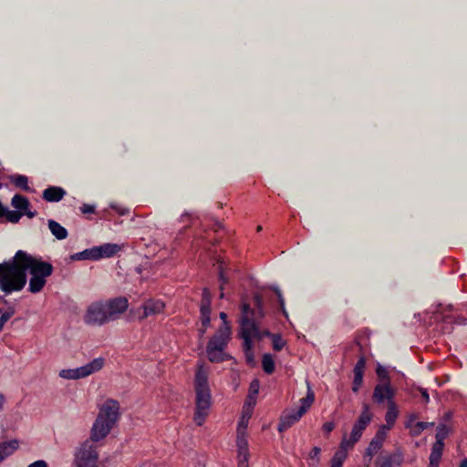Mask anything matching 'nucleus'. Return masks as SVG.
Here are the masks:
<instances>
[{"mask_svg":"<svg viewBox=\"0 0 467 467\" xmlns=\"http://www.w3.org/2000/svg\"><path fill=\"white\" fill-rule=\"evenodd\" d=\"M450 417H451V414L450 413H446V418L450 419Z\"/></svg>","mask_w":467,"mask_h":467,"instance_id":"62","label":"nucleus"},{"mask_svg":"<svg viewBox=\"0 0 467 467\" xmlns=\"http://www.w3.org/2000/svg\"><path fill=\"white\" fill-rule=\"evenodd\" d=\"M254 315L248 304H243L242 306V318H241V337L244 339V351L246 358V362L254 366L255 364L254 356L252 351V338L262 337L253 316Z\"/></svg>","mask_w":467,"mask_h":467,"instance_id":"5","label":"nucleus"},{"mask_svg":"<svg viewBox=\"0 0 467 467\" xmlns=\"http://www.w3.org/2000/svg\"><path fill=\"white\" fill-rule=\"evenodd\" d=\"M219 280H220L221 284L225 285L228 283V278L224 275L223 268L221 266H220V271H219Z\"/></svg>","mask_w":467,"mask_h":467,"instance_id":"49","label":"nucleus"},{"mask_svg":"<svg viewBox=\"0 0 467 467\" xmlns=\"http://www.w3.org/2000/svg\"><path fill=\"white\" fill-rule=\"evenodd\" d=\"M417 389L420 392L422 398L424 399V400L426 402L429 401L430 398H429V394H428V391L426 389H423L421 387H418Z\"/></svg>","mask_w":467,"mask_h":467,"instance_id":"48","label":"nucleus"},{"mask_svg":"<svg viewBox=\"0 0 467 467\" xmlns=\"http://www.w3.org/2000/svg\"><path fill=\"white\" fill-rule=\"evenodd\" d=\"M98 460L96 446L86 441L76 453L75 462L78 467H93Z\"/></svg>","mask_w":467,"mask_h":467,"instance_id":"11","label":"nucleus"},{"mask_svg":"<svg viewBox=\"0 0 467 467\" xmlns=\"http://www.w3.org/2000/svg\"><path fill=\"white\" fill-rule=\"evenodd\" d=\"M258 390H259V381L254 379L250 384L249 392L251 395H256L258 393Z\"/></svg>","mask_w":467,"mask_h":467,"instance_id":"45","label":"nucleus"},{"mask_svg":"<svg viewBox=\"0 0 467 467\" xmlns=\"http://www.w3.org/2000/svg\"><path fill=\"white\" fill-rule=\"evenodd\" d=\"M81 211L83 213H91L94 212V207L92 205L84 204Z\"/></svg>","mask_w":467,"mask_h":467,"instance_id":"50","label":"nucleus"},{"mask_svg":"<svg viewBox=\"0 0 467 467\" xmlns=\"http://www.w3.org/2000/svg\"><path fill=\"white\" fill-rule=\"evenodd\" d=\"M99 254L97 250H95V247L91 249L84 250L80 253L74 254L70 255V260H88V259H99Z\"/></svg>","mask_w":467,"mask_h":467,"instance_id":"23","label":"nucleus"},{"mask_svg":"<svg viewBox=\"0 0 467 467\" xmlns=\"http://www.w3.org/2000/svg\"><path fill=\"white\" fill-rule=\"evenodd\" d=\"M110 320H115L118 317L124 313L129 306L128 299L124 296H119L104 303Z\"/></svg>","mask_w":467,"mask_h":467,"instance_id":"12","label":"nucleus"},{"mask_svg":"<svg viewBox=\"0 0 467 467\" xmlns=\"http://www.w3.org/2000/svg\"><path fill=\"white\" fill-rule=\"evenodd\" d=\"M2 313V311L0 310V314Z\"/></svg>","mask_w":467,"mask_h":467,"instance_id":"63","label":"nucleus"},{"mask_svg":"<svg viewBox=\"0 0 467 467\" xmlns=\"http://www.w3.org/2000/svg\"><path fill=\"white\" fill-rule=\"evenodd\" d=\"M382 443H380L379 441H375L372 439V441H370L368 447L367 448L366 450V455L365 457H368V462L367 464L368 465L372 457L382 448Z\"/></svg>","mask_w":467,"mask_h":467,"instance_id":"29","label":"nucleus"},{"mask_svg":"<svg viewBox=\"0 0 467 467\" xmlns=\"http://www.w3.org/2000/svg\"><path fill=\"white\" fill-rule=\"evenodd\" d=\"M26 284V273L22 263L15 256L0 264V289L5 294L21 291Z\"/></svg>","mask_w":467,"mask_h":467,"instance_id":"3","label":"nucleus"},{"mask_svg":"<svg viewBox=\"0 0 467 467\" xmlns=\"http://www.w3.org/2000/svg\"><path fill=\"white\" fill-rule=\"evenodd\" d=\"M211 314L201 313L202 327L199 329V337H202L211 323Z\"/></svg>","mask_w":467,"mask_h":467,"instance_id":"32","label":"nucleus"},{"mask_svg":"<svg viewBox=\"0 0 467 467\" xmlns=\"http://www.w3.org/2000/svg\"><path fill=\"white\" fill-rule=\"evenodd\" d=\"M119 416V404L117 400H107L99 410L92 426L90 440L99 441L104 439L111 431Z\"/></svg>","mask_w":467,"mask_h":467,"instance_id":"4","label":"nucleus"},{"mask_svg":"<svg viewBox=\"0 0 467 467\" xmlns=\"http://www.w3.org/2000/svg\"><path fill=\"white\" fill-rule=\"evenodd\" d=\"M16 259L22 263L24 273L28 270L31 275L28 290L33 294L40 292L47 284V278L53 273L52 265L24 251L16 252Z\"/></svg>","mask_w":467,"mask_h":467,"instance_id":"2","label":"nucleus"},{"mask_svg":"<svg viewBox=\"0 0 467 467\" xmlns=\"http://www.w3.org/2000/svg\"><path fill=\"white\" fill-rule=\"evenodd\" d=\"M208 376L209 368L202 363H198L193 381L195 393L193 421L197 426L204 424L213 404Z\"/></svg>","mask_w":467,"mask_h":467,"instance_id":"1","label":"nucleus"},{"mask_svg":"<svg viewBox=\"0 0 467 467\" xmlns=\"http://www.w3.org/2000/svg\"><path fill=\"white\" fill-rule=\"evenodd\" d=\"M230 338V326L222 325L210 338L206 347L207 357L211 362L218 363L231 358V356L224 352Z\"/></svg>","mask_w":467,"mask_h":467,"instance_id":"6","label":"nucleus"},{"mask_svg":"<svg viewBox=\"0 0 467 467\" xmlns=\"http://www.w3.org/2000/svg\"><path fill=\"white\" fill-rule=\"evenodd\" d=\"M254 300H255L256 306L260 308L261 307V304H262L261 297L259 296H254Z\"/></svg>","mask_w":467,"mask_h":467,"instance_id":"55","label":"nucleus"},{"mask_svg":"<svg viewBox=\"0 0 467 467\" xmlns=\"http://www.w3.org/2000/svg\"><path fill=\"white\" fill-rule=\"evenodd\" d=\"M258 316H259L260 317H263V312H262V310H259V311H258Z\"/></svg>","mask_w":467,"mask_h":467,"instance_id":"59","label":"nucleus"},{"mask_svg":"<svg viewBox=\"0 0 467 467\" xmlns=\"http://www.w3.org/2000/svg\"><path fill=\"white\" fill-rule=\"evenodd\" d=\"M306 387H307L306 396L300 400V408L297 410L302 415H304L308 410V409L312 406V404L314 403V400H315V393L312 390L311 386L308 381H306Z\"/></svg>","mask_w":467,"mask_h":467,"instance_id":"18","label":"nucleus"},{"mask_svg":"<svg viewBox=\"0 0 467 467\" xmlns=\"http://www.w3.org/2000/svg\"><path fill=\"white\" fill-rule=\"evenodd\" d=\"M23 214H26L28 218H33L36 215V212H31V211H28V210H26V211H23Z\"/></svg>","mask_w":467,"mask_h":467,"instance_id":"52","label":"nucleus"},{"mask_svg":"<svg viewBox=\"0 0 467 467\" xmlns=\"http://www.w3.org/2000/svg\"><path fill=\"white\" fill-rule=\"evenodd\" d=\"M249 403L252 405V409H253L255 404V400H253V395H251V394H249L245 404H249Z\"/></svg>","mask_w":467,"mask_h":467,"instance_id":"53","label":"nucleus"},{"mask_svg":"<svg viewBox=\"0 0 467 467\" xmlns=\"http://www.w3.org/2000/svg\"><path fill=\"white\" fill-rule=\"evenodd\" d=\"M386 456L391 462L392 466L394 464L400 466L403 462V453H402L401 450L399 448L396 449V451L393 453H391L389 455H386Z\"/></svg>","mask_w":467,"mask_h":467,"instance_id":"34","label":"nucleus"},{"mask_svg":"<svg viewBox=\"0 0 467 467\" xmlns=\"http://www.w3.org/2000/svg\"><path fill=\"white\" fill-rule=\"evenodd\" d=\"M212 294L208 288H203L200 306V312L211 314Z\"/></svg>","mask_w":467,"mask_h":467,"instance_id":"26","label":"nucleus"},{"mask_svg":"<svg viewBox=\"0 0 467 467\" xmlns=\"http://www.w3.org/2000/svg\"><path fill=\"white\" fill-rule=\"evenodd\" d=\"M12 182L16 187L22 188L23 190H29L28 179L25 175H16L12 179Z\"/></svg>","mask_w":467,"mask_h":467,"instance_id":"36","label":"nucleus"},{"mask_svg":"<svg viewBox=\"0 0 467 467\" xmlns=\"http://www.w3.org/2000/svg\"><path fill=\"white\" fill-rule=\"evenodd\" d=\"M376 467H393V466L387 456H381L377 459Z\"/></svg>","mask_w":467,"mask_h":467,"instance_id":"43","label":"nucleus"},{"mask_svg":"<svg viewBox=\"0 0 467 467\" xmlns=\"http://www.w3.org/2000/svg\"><path fill=\"white\" fill-rule=\"evenodd\" d=\"M11 203L16 209L19 210V212L27 210L30 205L29 201L20 194H16Z\"/></svg>","mask_w":467,"mask_h":467,"instance_id":"27","label":"nucleus"},{"mask_svg":"<svg viewBox=\"0 0 467 467\" xmlns=\"http://www.w3.org/2000/svg\"><path fill=\"white\" fill-rule=\"evenodd\" d=\"M95 250L99 254V258L109 257L119 251V246L114 244H106L99 247H95Z\"/></svg>","mask_w":467,"mask_h":467,"instance_id":"24","label":"nucleus"},{"mask_svg":"<svg viewBox=\"0 0 467 467\" xmlns=\"http://www.w3.org/2000/svg\"><path fill=\"white\" fill-rule=\"evenodd\" d=\"M347 456L348 451L339 447L338 451L335 452L333 458L331 459L330 467H342Z\"/></svg>","mask_w":467,"mask_h":467,"instance_id":"28","label":"nucleus"},{"mask_svg":"<svg viewBox=\"0 0 467 467\" xmlns=\"http://www.w3.org/2000/svg\"><path fill=\"white\" fill-rule=\"evenodd\" d=\"M320 448L319 447H314L311 451L308 454V458L311 461L309 465L312 467H316L318 465L320 462Z\"/></svg>","mask_w":467,"mask_h":467,"instance_id":"35","label":"nucleus"},{"mask_svg":"<svg viewBox=\"0 0 467 467\" xmlns=\"http://www.w3.org/2000/svg\"><path fill=\"white\" fill-rule=\"evenodd\" d=\"M303 415L296 411H285L284 414L280 418V422L278 424V431L280 432L290 428L295 422L298 421Z\"/></svg>","mask_w":467,"mask_h":467,"instance_id":"14","label":"nucleus"},{"mask_svg":"<svg viewBox=\"0 0 467 467\" xmlns=\"http://www.w3.org/2000/svg\"><path fill=\"white\" fill-rule=\"evenodd\" d=\"M363 382V376L354 374L352 390L358 392Z\"/></svg>","mask_w":467,"mask_h":467,"instance_id":"42","label":"nucleus"},{"mask_svg":"<svg viewBox=\"0 0 467 467\" xmlns=\"http://www.w3.org/2000/svg\"><path fill=\"white\" fill-rule=\"evenodd\" d=\"M104 364L105 359L103 358H97L91 362L78 368L62 369L59 372V376L67 379H78L86 378L95 372L99 371L104 367Z\"/></svg>","mask_w":467,"mask_h":467,"instance_id":"7","label":"nucleus"},{"mask_svg":"<svg viewBox=\"0 0 467 467\" xmlns=\"http://www.w3.org/2000/svg\"><path fill=\"white\" fill-rule=\"evenodd\" d=\"M262 366L266 374H272L275 371V360L270 354L263 356Z\"/></svg>","mask_w":467,"mask_h":467,"instance_id":"30","label":"nucleus"},{"mask_svg":"<svg viewBox=\"0 0 467 467\" xmlns=\"http://www.w3.org/2000/svg\"><path fill=\"white\" fill-rule=\"evenodd\" d=\"M391 428H387V425H382L379 430L377 431L375 437L373 440L379 441L383 444V441L386 438L387 431L390 430Z\"/></svg>","mask_w":467,"mask_h":467,"instance_id":"40","label":"nucleus"},{"mask_svg":"<svg viewBox=\"0 0 467 467\" xmlns=\"http://www.w3.org/2000/svg\"><path fill=\"white\" fill-rule=\"evenodd\" d=\"M460 467H467V459H464L461 462Z\"/></svg>","mask_w":467,"mask_h":467,"instance_id":"57","label":"nucleus"},{"mask_svg":"<svg viewBox=\"0 0 467 467\" xmlns=\"http://www.w3.org/2000/svg\"><path fill=\"white\" fill-rule=\"evenodd\" d=\"M335 428V424L332 421H328L323 424L322 430L327 435H328Z\"/></svg>","mask_w":467,"mask_h":467,"instance_id":"46","label":"nucleus"},{"mask_svg":"<svg viewBox=\"0 0 467 467\" xmlns=\"http://www.w3.org/2000/svg\"><path fill=\"white\" fill-rule=\"evenodd\" d=\"M48 228L52 234H54L59 240L66 239L67 236V231L66 228L54 220L48 221Z\"/></svg>","mask_w":467,"mask_h":467,"instance_id":"22","label":"nucleus"},{"mask_svg":"<svg viewBox=\"0 0 467 467\" xmlns=\"http://www.w3.org/2000/svg\"><path fill=\"white\" fill-rule=\"evenodd\" d=\"M16 309L14 306H9L6 311L2 313L0 317V332L2 331L5 324L15 315Z\"/></svg>","mask_w":467,"mask_h":467,"instance_id":"37","label":"nucleus"},{"mask_svg":"<svg viewBox=\"0 0 467 467\" xmlns=\"http://www.w3.org/2000/svg\"><path fill=\"white\" fill-rule=\"evenodd\" d=\"M223 296H224V294H223V292L222 291V292L220 293V298H223Z\"/></svg>","mask_w":467,"mask_h":467,"instance_id":"61","label":"nucleus"},{"mask_svg":"<svg viewBox=\"0 0 467 467\" xmlns=\"http://www.w3.org/2000/svg\"><path fill=\"white\" fill-rule=\"evenodd\" d=\"M164 308L165 304L161 300L148 299L141 306L130 309V316L133 319L137 318L141 321L150 316L162 313Z\"/></svg>","mask_w":467,"mask_h":467,"instance_id":"9","label":"nucleus"},{"mask_svg":"<svg viewBox=\"0 0 467 467\" xmlns=\"http://www.w3.org/2000/svg\"><path fill=\"white\" fill-rule=\"evenodd\" d=\"M394 389L391 388L389 382H382L378 384L373 392V400L377 403H383L385 400L393 401Z\"/></svg>","mask_w":467,"mask_h":467,"instance_id":"13","label":"nucleus"},{"mask_svg":"<svg viewBox=\"0 0 467 467\" xmlns=\"http://www.w3.org/2000/svg\"><path fill=\"white\" fill-rule=\"evenodd\" d=\"M266 336H271L273 340V348L276 351H280L285 345V341L278 335H271L269 332L265 331L263 333Z\"/></svg>","mask_w":467,"mask_h":467,"instance_id":"33","label":"nucleus"},{"mask_svg":"<svg viewBox=\"0 0 467 467\" xmlns=\"http://www.w3.org/2000/svg\"><path fill=\"white\" fill-rule=\"evenodd\" d=\"M223 285H224V284H221V285H220V291H221V292L223 290Z\"/></svg>","mask_w":467,"mask_h":467,"instance_id":"58","label":"nucleus"},{"mask_svg":"<svg viewBox=\"0 0 467 467\" xmlns=\"http://www.w3.org/2000/svg\"><path fill=\"white\" fill-rule=\"evenodd\" d=\"M238 448V467H249V450L247 440L236 441Z\"/></svg>","mask_w":467,"mask_h":467,"instance_id":"15","label":"nucleus"},{"mask_svg":"<svg viewBox=\"0 0 467 467\" xmlns=\"http://www.w3.org/2000/svg\"><path fill=\"white\" fill-rule=\"evenodd\" d=\"M399 410L394 401H389L388 404V410L385 415L387 428H392L396 419L398 418Z\"/></svg>","mask_w":467,"mask_h":467,"instance_id":"20","label":"nucleus"},{"mask_svg":"<svg viewBox=\"0 0 467 467\" xmlns=\"http://www.w3.org/2000/svg\"><path fill=\"white\" fill-rule=\"evenodd\" d=\"M376 373L383 382H389V372L383 366L378 365Z\"/></svg>","mask_w":467,"mask_h":467,"instance_id":"41","label":"nucleus"},{"mask_svg":"<svg viewBox=\"0 0 467 467\" xmlns=\"http://www.w3.org/2000/svg\"><path fill=\"white\" fill-rule=\"evenodd\" d=\"M4 403H5V396L3 394L0 393V410H3L4 408Z\"/></svg>","mask_w":467,"mask_h":467,"instance_id":"56","label":"nucleus"},{"mask_svg":"<svg viewBox=\"0 0 467 467\" xmlns=\"http://www.w3.org/2000/svg\"><path fill=\"white\" fill-rule=\"evenodd\" d=\"M434 423H429V422H423V421H418L413 423V419H410V421L407 423V427L410 429V434L412 436H418L420 435L427 427L432 426Z\"/></svg>","mask_w":467,"mask_h":467,"instance_id":"25","label":"nucleus"},{"mask_svg":"<svg viewBox=\"0 0 467 467\" xmlns=\"http://www.w3.org/2000/svg\"><path fill=\"white\" fill-rule=\"evenodd\" d=\"M248 420H245V419H243L241 417L240 420H239V423H238V426H237V437H236V441H240L241 440H246V428L248 426Z\"/></svg>","mask_w":467,"mask_h":467,"instance_id":"31","label":"nucleus"},{"mask_svg":"<svg viewBox=\"0 0 467 467\" xmlns=\"http://www.w3.org/2000/svg\"><path fill=\"white\" fill-rule=\"evenodd\" d=\"M17 448L18 441L16 440L0 443V462L12 454Z\"/></svg>","mask_w":467,"mask_h":467,"instance_id":"21","label":"nucleus"},{"mask_svg":"<svg viewBox=\"0 0 467 467\" xmlns=\"http://www.w3.org/2000/svg\"><path fill=\"white\" fill-rule=\"evenodd\" d=\"M274 291L275 292V294L277 295L278 298H279V301H280V304L283 305L284 301H283V298H282V295H281V292L280 290L277 288V287H275L274 288Z\"/></svg>","mask_w":467,"mask_h":467,"instance_id":"54","label":"nucleus"},{"mask_svg":"<svg viewBox=\"0 0 467 467\" xmlns=\"http://www.w3.org/2000/svg\"><path fill=\"white\" fill-rule=\"evenodd\" d=\"M256 230H257V232L262 231V226H261V225L257 226V229H256Z\"/></svg>","mask_w":467,"mask_h":467,"instance_id":"60","label":"nucleus"},{"mask_svg":"<svg viewBox=\"0 0 467 467\" xmlns=\"http://www.w3.org/2000/svg\"><path fill=\"white\" fill-rule=\"evenodd\" d=\"M252 413H253L252 405L250 403L244 404V406L243 408L242 418L249 420L252 416Z\"/></svg>","mask_w":467,"mask_h":467,"instance_id":"44","label":"nucleus"},{"mask_svg":"<svg viewBox=\"0 0 467 467\" xmlns=\"http://www.w3.org/2000/svg\"><path fill=\"white\" fill-rule=\"evenodd\" d=\"M84 321L89 326H102L109 321L108 309L103 302L92 303L88 308L84 316Z\"/></svg>","mask_w":467,"mask_h":467,"instance_id":"8","label":"nucleus"},{"mask_svg":"<svg viewBox=\"0 0 467 467\" xmlns=\"http://www.w3.org/2000/svg\"><path fill=\"white\" fill-rule=\"evenodd\" d=\"M362 432L363 431L354 424L349 438L348 439L344 436L339 447L346 451L352 449L355 443L360 439Z\"/></svg>","mask_w":467,"mask_h":467,"instance_id":"16","label":"nucleus"},{"mask_svg":"<svg viewBox=\"0 0 467 467\" xmlns=\"http://www.w3.org/2000/svg\"><path fill=\"white\" fill-rule=\"evenodd\" d=\"M365 366H366V358L364 356H360L358 362L356 363V365L354 367L353 373L356 375L363 376L364 370H365Z\"/></svg>","mask_w":467,"mask_h":467,"instance_id":"38","label":"nucleus"},{"mask_svg":"<svg viewBox=\"0 0 467 467\" xmlns=\"http://www.w3.org/2000/svg\"><path fill=\"white\" fill-rule=\"evenodd\" d=\"M23 215V212H17V211H6L5 216L6 217L7 221L10 223H18L20 218Z\"/></svg>","mask_w":467,"mask_h":467,"instance_id":"39","label":"nucleus"},{"mask_svg":"<svg viewBox=\"0 0 467 467\" xmlns=\"http://www.w3.org/2000/svg\"><path fill=\"white\" fill-rule=\"evenodd\" d=\"M28 467H48V464L44 460H38L29 464Z\"/></svg>","mask_w":467,"mask_h":467,"instance_id":"47","label":"nucleus"},{"mask_svg":"<svg viewBox=\"0 0 467 467\" xmlns=\"http://www.w3.org/2000/svg\"><path fill=\"white\" fill-rule=\"evenodd\" d=\"M65 194L66 192L62 188L50 186L43 192V199L47 202H58Z\"/></svg>","mask_w":467,"mask_h":467,"instance_id":"17","label":"nucleus"},{"mask_svg":"<svg viewBox=\"0 0 467 467\" xmlns=\"http://www.w3.org/2000/svg\"><path fill=\"white\" fill-rule=\"evenodd\" d=\"M450 428L444 424H441L437 427V432L435 435L436 441L433 443L431 448L428 467H439L444 448L443 440L448 436Z\"/></svg>","mask_w":467,"mask_h":467,"instance_id":"10","label":"nucleus"},{"mask_svg":"<svg viewBox=\"0 0 467 467\" xmlns=\"http://www.w3.org/2000/svg\"><path fill=\"white\" fill-rule=\"evenodd\" d=\"M220 318L223 320L222 325L225 324L226 326H229V324L227 322V315L224 312L220 313Z\"/></svg>","mask_w":467,"mask_h":467,"instance_id":"51","label":"nucleus"},{"mask_svg":"<svg viewBox=\"0 0 467 467\" xmlns=\"http://www.w3.org/2000/svg\"><path fill=\"white\" fill-rule=\"evenodd\" d=\"M371 419L372 415L369 411V406L367 403H364L362 406V411L358 420L355 422V425L361 429V431H364L371 421Z\"/></svg>","mask_w":467,"mask_h":467,"instance_id":"19","label":"nucleus"}]
</instances>
